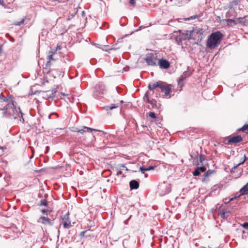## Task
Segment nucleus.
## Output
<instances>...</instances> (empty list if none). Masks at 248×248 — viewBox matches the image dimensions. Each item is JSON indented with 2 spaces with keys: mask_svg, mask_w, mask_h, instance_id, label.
Segmentation results:
<instances>
[{
  "mask_svg": "<svg viewBox=\"0 0 248 248\" xmlns=\"http://www.w3.org/2000/svg\"><path fill=\"white\" fill-rule=\"evenodd\" d=\"M149 90L156 92V97L161 96L162 97L170 98L171 92L172 85L161 81L150 83L148 86Z\"/></svg>",
  "mask_w": 248,
  "mask_h": 248,
  "instance_id": "f257e3e1",
  "label": "nucleus"
},
{
  "mask_svg": "<svg viewBox=\"0 0 248 248\" xmlns=\"http://www.w3.org/2000/svg\"><path fill=\"white\" fill-rule=\"evenodd\" d=\"M237 198V197H234V198H232L231 199H229V200H227V199H225L224 200V202L225 203H228V202H230L232 201L234 199H236Z\"/></svg>",
  "mask_w": 248,
  "mask_h": 248,
  "instance_id": "c756f323",
  "label": "nucleus"
},
{
  "mask_svg": "<svg viewBox=\"0 0 248 248\" xmlns=\"http://www.w3.org/2000/svg\"><path fill=\"white\" fill-rule=\"evenodd\" d=\"M130 187L131 189H137L139 186V183L136 180H132L129 183Z\"/></svg>",
  "mask_w": 248,
  "mask_h": 248,
  "instance_id": "6ab92c4d",
  "label": "nucleus"
},
{
  "mask_svg": "<svg viewBox=\"0 0 248 248\" xmlns=\"http://www.w3.org/2000/svg\"><path fill=\"white\" fill-rule=\"evenodd\" d=\"M159 188L160 190H162V192H163V189H164L165 190V191L164 192H163L162 194H161V195H165L166 194H168L170 191V187L168 186H166L165 185H160L159 186Z\"/></svg>",
  "mask_w": 248,
  "mask_h": 248,
  "instance_id": "f3484780",
  "label": "nucleus"
},
{
  "mask_svg": "<svg viewBox=\"0 0 248 248\" xmlns=\"http://www.w3.org/2000/svg\"><path fill=\"white\" fill-rule=\"evenodd\" d=\"M242 226L245 229H248V223L246 222V223H243L242 225Z\"/></svg>",
  "mask_w": 248,
  "mask_h": 248,
  "instance_id": "2f4dec72",
  "label": "nucleus"
},
{
  "mask_svg": "<svg viewBox=\"0 0 248 248\" xmlns=\"http://www.w3.org/2000/svg\"><path fill=\"white\" fill-rule=\"evenodd\" d=\"M25 19H22L20 22H16L15 24L16 26H20L21 24H23L24 22Z\"/></svg>",
  "mask_w": 248,
  "mask_h": 248,
  "instance_id": "c85d7f7f",
  "label": "nucleus"
},
{
  "mask_svg": "<svg viewBox=\"0 0 248 248\" xmlns=\"http://www.w3.org/2000/svg\"><path fill=\"white\" fill-rule=\"evenodd\" d=\"M105 86L103 83H99L96 85L95 90L98 94H103L105 91Z\"/></svg>",
  "mask_w": 248,
  "mask_h": 248,
  "instance_id": "9b49d317",
  "label": "nucleus"
},
{
  "mask_svg": "<svg viewBox=\"0 0 248 248\" xmlns=\"http://www.w3.org/2000/svg\"><path fill=\"white\" fill-rule=\"evenodd\" d=\"M48 212V210H46V209H43L42 210V212L44 214H47V212Z\"/></svg>",
  "mask_w": 248,
  "mask_h": 248,
  "instance_id": "a19ab883",
  "label": "nucleus"
},
{
  "mask_svg": "<svg viewBox=\"0 0 248 248\" xmlns=\"http://www.w3.org/2000/svg\"><path fill=\"white\" fill-rule=\"evenodd\" d=\"M180 39L185 40H190L191 38V34L190 31H186V32L181 33L180 36Z\"/></svg>",
  "mask_w": 248,
  "mask_h": 248,
  "instance_id": "f8f14e48",
  "label": "nucleus"
},
{
  "mask_svg": "<svg viewBox=\"0 0 248 248\" xmlns=\"http://www.w3.org/2000/svg\"><path fill=\"white\" fill-rule=\"evenodd\" d=\"M223 37V34L219 31L213 32L207 40V47L210 49L216 48L220 44Z\"/></svg>",
  "mask_w": 248,
  "mask_h": 248,
  "instance_id": "7ed1b4c3",
  "label": "nucleus"
},
{
  "mask_svg": "<svg viewBox=\"0 0 248 248\" xmlns=\"http://www.w3.org/2000/svg\"><path fill=\"white\" fill-rule=\"evenodd\" d=\"M157 63L161 69H168L170 66L169 62L165 59H162L159 60Z\"/></svg>",
  "mask_w": 248,
  "mask_h": 248,
  "instance_id": "1a4fd4ad",
  "label": "nucleus"
},
{
  "mask_svg": "<svg viewBox=\"0 0 248 248\" xmlns=\"http://www.w3.org/2000/svg\"><path fill=\"white\" fill-rule=\"evenodd\" d=\"M95 129L88 127L86 126H84L82 129L78 130L77 131L78 133H80L81 134H83L84 132H92L93 131H95Z\"/></svg>",
  "mask_w": 248,
  "mask_h": 248,
  "instance_id": "a211bd4d",
  "label": "nucleus"
},
{
  "mask_svg": "<svg viewBox=\"0 0 248 248\" xmlns=\"http://www.w3.org/2000/svg\"><path fill=\"white\" fill-rule=\"evenodd\" d=\"M0 5L5 6V4L3 1V0H0Z\"/></svg>",
  "mask_w": 248,
  "mask_h": 248,
  "instance_id": "4c0bfd02",
  "label": "nucleus"
},
{
  "mask_svg": "<svg viewBox=\"0 0 248 248\" xmlns=\"http://www.w3.org/2000/svg\"><path fill=\"white\" fill-rule=\"evenodd\" d=\"M129 4L133 6H135V5L136 4V0H130Z\"/></svg>",
  "mask_w": 248,
  "mask_h": 248,
  "instance_id": "473e14b6",
  "label": "nucleus"
},
{
  "mask_svg": "<svg viewBox=\"0 0 248 248\" xmlns=\"http://www.w3.org/2000/svg\"><path fill=\"white\" fill-rule=\"evenodd\" d=\"M215 172L214 170H209L208 171H207L203 175L204 178L203 181H207L208 180L207 179V177L210 176L212 174H213Z\"/></svg>",
  "mask_w": 248,
  "mask_h": 248,
  "instance_id": "aec40b11",
  "label": "nucleus"
},
{
  "mask_svg": "<svg viewBox=\"0 0 248 248\" xmlns=\"http://www.w3.org/2000/svg\"><path fill=\"white\" fill-rule=\"evenodd\" d=\"M239 196L246 195L248 197V183L240 190Z\"/></svg>",
  "mask_w": 248,
  "mask_h": 248,
  "instance_id": "dca6fc26",
  "label": "nucleus"
},
{
  "mask_svg": "<svg viewBox=\"0 0 248 248\" xmlns=\"http://www.w3.org/2000/svg\"><path fill=\"white\" fill-rule=\"evenodd\" d=\"M205 160V158L204 155H201L199 156V162L198 163L197 165H203V161Z\"/></svg>",
  "mask_w": 248,
  "mask_h": 248,
  "instance_id": "4be33fe9",
  "label": "nucleus"
},
{
  "mask_svg": "<svg viewBox=\"0 0 248 248\" xmlns=\"http://www.w3.org/2000/svg\"><path fill=\"white\" fill-rule=\"evenodd\" d=\"M146 168H143V167H140V170L141 171V172L142 173H144L145 172V171H147L146 170Z\"/></svg>",
  "mask_w": 248,
  "mask_h": 248,
  "instance_id": "72a5a7b5",
  "label": "nucleus"
},
{
  "mask_svg": "<svg viewBox=\"0 0 248 248\" xmlns=\"http://www.w3.org/2000/svg\"><path fill=\"white\" fill-rule=\"evenodd\" d=\"M16 109L14 98L11 96L5 97L2 93H0V109L3 111V115L10 118Z\"/></svg>",
  "mask_w": 248,
  "mask_h": 248,
  "instance_id": "f03ea898",
  "label": "nucleus"
},
{
  "mask_svg": "<svg viewBox=\"0 0 248 248\" xmlns=\"http://www.w3.org/2000/svg\"><path fill=\"white\" fill-rule=\"evenodd\" d=\"M200 171H199V170L197 168L195 170V171H193V174L194 176H198V175H200Z\"/></svg>",
  "mask_w": 248,
  "mask_h": 248,
  "instance_id": "a878e982",
  "label": "nucleus"
},
{
  "mask_svg": "<svg viewBox=\"0 0 248 248\" xmlns=\"http://www.w3.org/2000/svg\"><path fill=\"white\" fill-rule=\"evenodd\" d=\"M183 1V0H178V2L177 3H175V4L179 6L180 4H182Z\"/></svg>",
  "mask_w": 248,
  "mask_h": 248,
  "instance_id": "f704fd0d",
  "label": "nucleus"
},
{
  "mask_svg": "<svg viewBox=\"0 0 248 248\" xmlns=\"http://www.w3.org/2000/svg\"><path fill=\"white\" fill-rule=\"evenodd\" d=\"M144 60L148 65L152 66H156L158 62L156 55L152 53L148 54Z\"/></svg>",
  "mask_w": 248,
  "mask_h": 248,
  "instance_id": "423d86ee",
  "label": "nucleus"
},
{
  "mask_svg": "<svg viewBox=\"0 0 248 248\" xmlns=\"http://www.w3.org/2000/svg\"><path fill=\"white\" fill-rule=\"evenodd\" d=\"M122 174V172L121 171H119L118 172H117V175H119L120 174Z\"/></svg>",
  "mask_w": 248,
  "mask_h": 248,
  "instance_id": "37998d69",
  "label": "nucleus"
},
{
  "mask_svg": "<svg viewBox=\"0 0 248 248\" xmlns=\"http://www.w3.org/2000/svg\"><path fill=\"white\" fill-rule=\"evenodd\" d=\"M87 231H83L80 232V236L81 237L84 236V234L86 232H87Z\"/></svg>",
  "mask_w": 248,
  "mask_h": 248,
  "instance_id": "e433bc0d",
  "label": "nucleus"
},
{
  "mask_svg": "<svg viewBox=\"0 0 248 248\" xmlns=\"http://www.w3.org/2000/svg\"><path fill=\"white\" fill-rule=\"evenodd\" d=\"M2 53V49L0 48V55Z\"/></svg>",
  "mask_w": 248,
  "mask_h": 248,
  "instance_id": "c03bdc74",
  "label": "nucleus"
},
{
  "mask_svg": "<svg viewBox=\"0 0 248 248\" xmlns=\"http://www.w3.org/2000/svg\"><path fill=\"white\" fill-rule=\"evenodd\" d=\"M53 96V93H51V94H50L49 95V96H48V98H51V97H52Z\"/></svg>",
  "mask_w": 248,
  "mask_h": 248,
  "instance_id": "79ce46f5",
  "label": "nucleus"
},
{
  "mask_svg": "<svg viewBox=\"0 0 248 248\" xmlns=\"http://www.w3.org/2000/svg\"><path fill=\"white\" fill-rule=\"evenodd\" d=\"M38 223L44 224V225H52L53 220L47 217H41L37 220Z\"/></svg>",
  "mask_w": 248,
  "mask_h": 248,
  "instance_id": "6e6552de",
  "label": "nucleus"
},
{
  "mask_svg": "<svg viewBox=\"0 0 248 248\" xmlns=\"http://www.w3.org/2000/svg\"><path fill=\"white\" fill-rule=\"evenodd\" d=\"M61 224L63 225L64 229H69L72 227L71 222L69 218V213L66 214L62 218Z\"/></svg>",
  "mask_w": 248,
  "mask_h": 248,
  "instance_id": "0eeeda50",
  "label": "nucleus"
},
{
  "mask_svg": "<svg viewBox=\"0 0 248 248\" xmlns=\"http://www.w3.org/2000/svg\"><path fill=\"white\" fill-rule=\"evenodd\" d=\"M148 115L153 118V119H155L156 118V115L155 114L154 112H152V111H150L148 112Z\"/></svg>",
  "mask_w": 248,
  "mask_h": 248,
  "instance_id": "393cba45",
  "label": "nucleus"
},
{
  "mask_svg": "<svg viewBox=\"0 0 248 248\" xmlns=\"http://www.w3.org/2000/svg\"><path fill=\"white\" fill-rule=\"evenodd\" d=\"M121 167H123V168H125L126 170H128V169H127V168L126 167V166H125V164H121Z\"/></svg>",
  "mask_w": 248,
  "mask_h": 248,
  "instance_id": "ea45409f",
  "label": "nucleus"
},
{
  "mask_svg": "<svg viewBox=\"0 0 248 248\" xmlns=\"http://www.w3.org/2000/svg\"><path fill=\"white\" fill-rule=\"evenodd\" d=\"M226 21L227 22V25H228L229 26H232L233 25L236 24V22L234 19H227Z\"/></svg>",
  "mask_w": 248,
  "mask_h": 248,
  "instance_id": "412c9836",
  "label": "nucleus"
},
{
  "mask_svg": "<svg viewBox=\"0 0 248 248\" xmlns=\"http://www.w3.org/2000/svg\"><path fill=\"white\" fill-rule=\"evenodd\" d=\"M240 131L248 133V124L244 125L240 129Z\"/></svg>",
  "mask_w": 248,
  "mask_h": 248,
  "instance_id": "5701e85b",
  "label": "nucleus"
},
{
  "mask_svg": "<svg viewBox=\"0 0 248 248\" xmlns=\"http://www.w3.org/2000/svg\"><path fill=\"white\" fill-rule=\"evenodd\" d=\"M61 49V46L59 45H57V46L56 47V49L54 51L56 52L57 50H60Z\"/></svg>",
  "mask_w": 248,
  "mask_h": 248,
  "instance_id": "58836bf2",
  "label": "nucleus"
},
{
  "mask_svg": "<svg viewBox=\"0 0 248 248\" xmlns=\"http://www.w3.org/2000/svg\"><path fill=\"white\" fill-rule=\"evenodd\" d=\"M55 54V51H49L48 52V55L47 57L48 61L46 63V65L50 66L51 64L50 61H53L54 59L53 58V55Z\"/></svg>",
  "mask_w": 248,
  "mask_h": 248,
  "instance_id": "2eb2a0df",
  "label": "nucleus"
},
{
  "mask_svg": "<svg viewBox=\"0 0 248 248\" xmlns=\"http://www.w3.org/2000/svg\"><path fill=\"white\" fill-rule=\"evenodd\" d=\"M118 108V106L116 105H111L110 106H108L106 107V109L108 110H112L113 108Z\"/></svg>",
  "mask_w": 248,
  "mask_h": 248,
  "instance_id": "b1692460",
  "label": "nucleus"
},
{
  "mask_svg": "<svg viewBox=\"0 0 248 248\" xmlns=\"http://www.w3.org/2000/svg\"><path fill=\"white\" fill-rule=\"evenodd\" d=\"M218 214L223 219H226L229 216V211L225 210H219Z\"/></svg>",
  "mask_w": 248,
  "mask_h": 248,
  "instance_id": "4468645a",
  "label": "nucleus"
},
{
  "mask_svg": "<svg viewBox=\"0 0 248 248\" xmlns=\"http://www.w3.org/2000/svg\"><path fill=\"white\" fill-rule=\"evenodd\" d=\"M203 30L201 28L196 27L190 31L192 40L201 41L203 38Z\"/></svg>",
  "mask_w": 248,
  "mask_h": 248,
  "instance_id": "39448f33",
  "label": "nucleus"
},
{
  "mask_svg": "<svg viewBox=\"0 0 248 248\" xmlns=\"http://www.w3.org/2000/svg\"><path fill=\"white\" fill-rule=\"evenodd\" d=\"M18 110L16 108L14 113L12 114L10 118H13L14 119H17L18 118H20V116L22 117V113L20 110V108H18Z\"/></svg>",
  "mask_w": 248,
  "mask_h": 248,
  "instance_id": "ddd939ff",
  "label": "nucleus"
},
{
  "mask_svg": "<svg viewBox=\"0 0 248 248\" xmlns=\"http://www.w3.org/2000/svg\"><path fill=\"white\" fill-rule=\"evenodd\" d=\"M242 140V138L240 136H236L228 138V143H238Z\"/></svg>",
  "mask_w": 248,
  "mask_h": 248,
  "instance_id": "9d476101",
  "label": "nucleus"
},
{
  "mask_svg": "<svg viewBox=\"0 0 248 248\" xmlns=\"http://www.w3.org/2000/svg\"><path fill=\"white\" fill-rule=\"evenodd\" d=\"M40 205L41 206H46L47 205V201L46 200H43L41 201Z\"/></svg>",
  "mask_w": 248,
  "mask_h": 248,
  "instance_id": "bb28decb",
  "label": "nucleus"
},
{
  "mask_svg": "<svg viewBox=\"0 0 248 248\" xmlns=\"http://www.w3.org/2000/svg\"><path fill=\"white\" fill-rule=\"evenodd\" d=\"M154 93H156V92H153L150 90L146 92L143 98L144 101L148 104V108L150 109L153 108L156 106V101L153 97Z\"/></svg>",
  "mask_w": 248,
  "mask_h": 248,
  "instance_id": "20e7f679",
  "label": "nucleus"
},
{
  "mask_svg": "<svg viewBox=\"0 0 248 248\" xmlns=\"http://www.w3.org/2000/svg\"><path fill=\"white\" fill-rule=\"evenodd\" d=\"M198 169L201 172H204L206 170V168L204 167H198Z\"/></svg>",
  "mask_w": 248,
  "mask_h": 248,
  "instance_id": "cd10ccee",
  "label": "nucleus"
},
{
  "mask_svg": "<svg viewBox=\"0 0 248 248\" xmlns=\"http://www.w3.org/2000/svg\"><path fill=\"white\" fill-rule=\"evenodd\" d=\"M246 155H245L244 158L242 162H241L240 163H239V164H238L236 166H235L234 167V168H236L238 166L243 164L244 163V162L246 161Z\"/></svg>",
  "mask_w": 248,
  "mask_h": 248,
  "instance_id": "7c9ffc66",
  "label": "nucleus"
},
{
  "mask_svg": "<svg viewBox=\"0 0 248 248\" xmlns=\"http://www.w3.org/2000/svg\"><path fill=\"white\" fill-rule=\"evenodd\" d=\"M146 170L148 171V170H152L154 169V167L152 166H149V167L147 168H146Z\"/></svg>",
  "mask_w": 248,
  "mask_h": 248,
  "instance_id": "c9c22d12",
  "label": "nucleus"
}]
</instances>
